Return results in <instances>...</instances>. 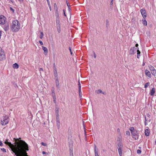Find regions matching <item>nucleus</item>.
Masks as SVG:
<instances>
[{"label":"nucleus","mask_w":156,"mask_h":156,"mask_svg":"<svg viewBox=\"0 0 156 156\" xmlns=\"http://www.w3.org/2000/svg\"><path fill=\"white\" fill-rule=\"evenodd\" d=\"M13 140L15 141V145L8 142V139H6L4 143L9 147L15 155L29 156L27 152L29 150L28 144L24 141L22 140L20 137L18 138H14Z\"/></svg>","instance_id":"nucleus-1"},{"label":"nucleus","mask_w":156,"mask_h":156,"mask_svg":"<svg viewBox=\"0 0 156 156\" xmlns=\"http://www.w3.org/2000/svg\"><path fill=\"white\" fill-rule=\"evenodd\" d=\"M10 28L12 32L18 31L20 28V24L18 21L16 20L13 21L11 25Z\"/></svg>","instance_id":"nucleus-2"},{"label":"nucleus","mask_w":156,"mask_h":156,"mask_svg":"<svg viewBox=\"0 0 156 156\" xmlns=\"http://www.w3.org/2000/svg\"><path fill=\"white\" fill-rule=\"evenodd\" d=\"M129 129L131 132L133 138H134L135 140H137L139 136L138 131L135 129L133 127H130L129 128Z\"/></svg>","instance_id":"nucleus-3"},{"label":"nucleus","mask_w":156,"mask_h":156,"mask_svg":"<svg viewBox=\"0 0 156 156\" xmlns=\"http://www.w3.org/2000/svg\"><path fill=\"white\" fill-rule=\"evenodd\" d=\"M9 121V119L8 116H3V120H1V123L2 125H5L7 124Z\"/></svg>","instance_id":"nucleus-4"},{"label":"nucleus","mask_w":156,"mask_h":156,"mask_svg":"<svg viewBox=\"0 0 156 156\" xmlns=\"http://www.w3.org/2000/svg\"><path fill=\"white\" fill-rule=\"evenodd\" d=\"M117 149L118 150L119 156H122V147H123L122 144L121 142H119L117 144Z\"/></svg>","instance_id":"nucleus-5"},{"label":"nucleus","mask_w":156,"mask_h":156,"mask_svg":"<svg viewBox=\"0 0 156 156\" xmlns=\"http://www.w3.org/2000/svg\"><path fill=\"white\" fill-rule=\"evenodd\" d=\"M141 13L144 18H145L147 16L146 11L144 9H142L140 10Z\"/></svg>","instance_id":"nucleus-6"},{"label":"nucleus","mask_w":156,"mask_h":156,"mask_svg":"<svg viewBox=\"0 0 156 156\" xmlns=\"http://www.w3.org/2000/svg\"><path fill=\"white\" fill-rule=\"evenodd\" d=\"M2 49H0V60H2L5 58V54L4 52L1 51Z\"/></svg>","instance_id":"nucleus-7"},{"label":"nucleus","mask_w":156,"mask_h":156,"mask_svg":"<svg viewBox=\"0 0 156 156\" xmlns=\"http://www.w3.org/2000/svg\"><path fill=\"white\" fill-rule=\"evenodd\" d=\"M3 28L5 31H6L9 29V25L8 23H6L4 26Z\"/></svg>","instance_id":"nucleus-8"},{"label":"nucleus","mask_w":156,"mask_h":156,"mask_svg":"<svg viewBox=\"0 0 156 156\" xmlns=\"http://www.w3.org/2000/svg\"><path fill=\"white\" fill-rule=\"evenodd\" d=\"M5 18L2 16H0V24H3L5 22Z\"/></svg>","instance_id":"nucleus-9"},{"label":"nucleus","mask_w":156,"mask_h":156,"mask_svg":"<svg viewBox=\"0 0 156 156\" xmlns=\"http://www.w3.org/2000/svg\"><path fill=\"white\" fill-rule=\"evenodd\" d=\"M136 48L135 47L131 48L129 50V53L130 54H133L136 53Z\"/></svg>","instance_id":"nucleus-10"},{"label":"nucleus","mask_w":156,"mask_h":156,"mask_svg":"<svg viewBox=\"0 0 156 156\" xmlns=\"http://www.w3.org/2000/svg\"><path fill=\"white\" fill-rule=\"evenodd\" d=\"M69 147L70 156H73V147L72 146H70V145L69 146Z\"/></svg>","instance_id":"nucleus-11"},{"label":"nucleus","mask_w":156,"mask_h":156,"mask_svg":"<svg viewBox=\"0 0 156 156\" xmlns=\"http://www.w3.org/2000/svg\"><path fill=\"white\" fill-rule=\"evenodd\" d=\"M55 82L56 83V87L58 89H59V82L58 80V78H57L55 79Z\"/></svg>","instance_id":"nucleus-12"},{"label":"nucleus","mask_w":156,"mask_h":156,"mask_svg":"<svg viewBox=\"0 0 156 156\" xmlns=\"http://www.w3.org/2000/svg\"><path fill=\"white\" fill-rule=\"evenodd\" d=\"M145 74L148 77L151 78V75L150 72L147 69L145 70Z\"/></svg>","instance_id":"nucleus-13"},{"label":"nucleus","mask_w":156,"mask_h":156,"mask_svg":"<svg viewBox=\"0 0 156 156\" xmlns=\"http://www.w3.org/2000/svg\"><path fill=\"white\" fill-rule=\"evenodd\" d=\"M155 93V88L154 87L152 88L151 90V91L150 92V95L152 96H153L154 94Z\"/></svg>","instance_id":"nucleus-14"},{"label":"nucleus","mask_w":156,"mask_h":156,"mask_svg":"<svg viewBox=\"0 0 156 156\" xmlns=\"http://www.w3.org/2000/svg\"><path fill=\"white\" fill-rule=\"evenodd\" d=\"M56 24L57 27L60 28V24L59 19H56Z\"/></svg>","instance_id":"nucleus-15"},{"label":"nucleus","mask_w":156,"mask_h":156,"mask_svg":"<svg viewBox=\"0 0 156 156\" xmlns=\"http://www.w3.org/2000/svg\"><path fill=\"white\" fill-rule=\"evenodd\" d=\"M54 75L55 77V79L57 78H58V74L57 70H53Z\"/></svg>","instance_id":"nucleus-16"},{"label":"nucleus","mask_w":156,"mask_h":156,"mask_svg":"<svg viewBox=\"0 0 156 156\" xmlns=\"http://www.w3.org/2000/svg\"><path fill=\"white\" fill-rule=\"evenodd\" d=\"M55 114L56 115V119H59V111L58 109H57L56 110Z\"/></svg>","instance_id":"nucleus-17"},{"label":"nucleus","mask_w":156,"mask_h":156,"mask_svg":"<svg viewBox=\"0 0 156 156\" xmlns=\"http://www.w3.org/2000/svg\"><path fill=\"white\" fill-rule=\"evenodd\" d=\"M137 57L138 58H140V52L139 50V48H137Z\"/></svg>","instance_id":"nucleus-18"},{"label":"nucleus","mask_w":156,"mask_h":156,"mask_svg":"<svg viewBox=\"0 0 156 156\" xmlns=\"http://www.w3.org/2000/svg\"><path fill=\"white\" fill-rule=\"evenodd\" d=\"M55 15L56 17V19H59V17L58 10H56V11H55Z\"/></svg>","instance_id":"nucleus-19"},{"label":"nucleus","mask_w":156,"mask_h":156,"mask_svg":"<svg viewBox=\"0 0 156 156\" xmlns=\"http://www.w3.org/2000/svg\"><path fill=\"white\" fill-rule=\"evenodd\" d=\"M145 134L146 136H148L149 135V132L148 129H146L145 131Z\"/></svg>","instance_id":"nucleus-20"},{"label":"nucleus","mask_w":156,"mask_h":156,"mask_svg":"<svg viewBox=\"0 0 156 156\" xmlns=\"http://www.w3.org/2000/svg\"><path fill=\"white\" fill-rule=\"evenodd\" d=\"M43 50H44V52L45 53L47 54L48 52L47 48L44 46L42 47Z\"/></svg>","instance_id":"nucleus-21"},{"label":"nucleus","mask_w":156,"mask_h":156,"mask_svg":"<svg viewBox=\"0 0 156 156\" xmlns=\"http://www.w3.org/2000/svg\"><path fill=\"white\" fill-rule=\"evenodd\" d=\"M19 67V66L17 63H15L13 65V67L14 69H18Z\"/></svg>","instance_id":"nucleus-22"},{"label":"nucleus","mask_w":156,"mask_h":156,"mask_svg":"<svg viewBox=\"0 0 156 156\" xmlns=\"http://www.w3.org/2000/svg\"><path fill=\"white\" fill-rule=\"evenodd\" d=\"M56 122H57V126L58 127V128H59L60 127V120L59 119H56Z\"/></svg>","instance_id":"nucleus-23"},{"label":"nucleus","mask_w":156,"mask_h":156,"mask_svg":"<svg viewBox=\"0 0 156 156\" xmlns=\"http://www.w3.org/2000/svg\"><path fill=\"white\" fill-rule=\"evenodd\" d=\"M142 21H143V23L144 24V25L145 26H147V21L145 19V18H144L142 19Z\"/></svg>","instance_id":"nucleus-24"},{"label":"nucleus","mask_w":156,"mask_h":156,"mask_svg":"<svg viewBox=\"0 0 156 156\" xmlns=\"http://www.w3.org/2000/svg\"><path fill=\"white\" fill-rule=\"evenodd\" d=\"M151 73L152 75L154 76H155L156 75V70L155 69L151 71Z\"/></svg>","instance_id":"nucleus-25"},{"label":"nucleus","mask_w":156,"mask_h":156,"mask_svg":"<svg viewBox=\"0 0 156 156\" xmlns=\"http://www.w3.org/2000/svg\"><path fill=\"white\" fill-rule=\"evenodd\" d=\"M148 67L151 71L155 69L151 65L149 66Z\"/></svg>","instance_id":"nucleus-26"},{"label":"nucleus","mask_w":156,"mask_h":156,"mask_svg":"<svg viewBox=\"0 0 156 156\" xmlns=\"http://www.w3.org/2000/svg\"><path fill=\"white\" fill-rule=\"evenodd\" d=\"M54 9L56 10H58V8L57 5L56 3H55L54 5Z\"/></svg>","instance_id":"nucleus-27"},{"label":"nucleus","mask_w":156,"mask_h":156,"mask_svg":"<svg viewBox=\"0 0 156 156\" xmlns=\"http://www.w3.org/2000/svg\"><path fill=\"white\" fill-rule=\"evenodd\" d=\"M150 85V83L149 82H147V83H146L144 85V87L146 88H147L148 86L149 85Z\"/></svg>","instance_id":"nucleus-28"},{"label":"nucleus","mask_w":156,"mask_h":156,"mask_svg":"<svg viewBox=\"0 0 156 156\" xmlns=\"http://www.w3.org/2000/svg\"><path fill=\"white\" fill-rule=\"evenodd\" d=\"M95 154H96V156H98V151L97 149H94Z\"/></svg>","instance_id":"nucleus-29"},{"label":"nucleus","mask_w":156,"mask_h":156,"mask_svg":"<svg viewBox=\"0 0 156 156\" xmlns=\"http://www.w3.org/2000/svg\"><path fill=\"white\" fill-rule=\"evenodd\" d=\"M96 92L98 94H100L101 93H102V91L101 89L98 90L97 91H96Z\"/></svg>","instance_id":"nucleus-30"},{"label":"nucleus","mask_w":156,"mask_h":156,"mask_svg":"<svg viewBox=\"0 0 156 156\" xmlns=\"http://www.w3.org/2000/svg\"><path fill=\"white\" fill-rule=\"evenodd\" d=\"M44 34L42 32H41V34L40 36V37L41 39H42L43 37Z\"/></svg>","instance_id":"nucleus-31"},{"label":"nucleus","mask_w":156,"mask_h":156,"mask_svg":"<svg viewBox=\"0 0 156 156\" xmlns=\"http://www.w3.org/2000/svg\"><path fill=\"white\" fill-rule=\"evenodd\" d=\"M66 4H67V5L68 7V9H69V10H70V8H69V7L70 6V5H69V2H68L67 1H66Z\"/></svg>","instance_id":"nucleus-32"},{"label":"nucleus","mask_w":156,"mask_h":156,"mask_svg":"<svg viewBox=\"0 0 156 156\" xmlns=\"http://www.w3.org/2000/svg\"><path fill=\"white\" fill-rule=\"evenodd\" d=\"M48 2V6L49 7L50 10V11H51V6L50 4V3L49 1H48V2Z\"/></svg>","instance_id":"nucleus-33"},{"label":"nucleus","mask_w":156,"mask_h":156,"mask_svg":"<svg viewBox=\"0 0 156 156\" xmlns=\"http://www.w3.org/2000/svg\"><path fill=\"white\" fill-rule=\"evenodd\" d=\"M53 70H57L56 67V65L55 63H54L53 64Z\"/></svg>","instance_id":"nucleus-34"},{"label":"nucleus","mask_w":156,"mask_h":156,"mask_svg":"<svg viewBox=\"0 0 156 156\" xmlns=\"http://www.w3.org/2000/svg\"><path fill=\"white\" fill-rule=\"evenodd\" d=\"M126 135L128 136H129L130 135V133L129 131H126Z\"/></svg>","instance_id":"nucleus-35"},{"label":"nucleus","mask_w":156,"mask_h":156,"mask_svg":"<svg viewBox=\"0 0 156 156\" xmlns=\"http://www.w3.org/2000/svg\"><path fill=\"white\" fill-rule=\"evenodd\" d=\"M141 151L140 150L138 149L137 150V154H140L141 153Z\"/></svg>","instance_id":"nucleus-36"},{"label":"nucleus","mask_w":156,"mask_h":156,"mask_svg":"<svg viewBox=\"0 0 156 156\" xmlns=\"http://www.w3.org/2000/svg\"><path fill=\"white\" fill-rule=\"evenodd\" d=\"M51 95L53 98H56L55 93L51 94Z\"/></svg>","instance_id":"nucleus-37"},{"label":"nucleus","mask_w":156,"mask_h":156,"mask_svg":"<svg viewBox=\"0 0 156 156\" xmlns=\"http://www.w3.org/2000/svg\"><path fill=\"white\" fill-rule=\"evenodd\" d=\"M39 70L40 72V73H41V72H43V69L42 68H39Z\"/></svg>","instance_id":"nucleus-38"},{"label":"nucleus","mask_w":156,"mask_h":156,"mask_svg":"<svg viewBox=\"0 0 156 156\" xmlns=\"http://www.w3.org/2000/svg\"><path fill=\"white\" fill-rule=\"evenodd\" d=\"M79 92L80 97V98L81 97H82V93L81 90L79 91Z\"/></svg>","instance_id":"nucleus-39"},{"label":"nucleus","mask_w":156,"mask_h":156,"mask_svg":"<svg viewBox=\"0 0 156 156\" xmlns=\"http://www.w3.org/2000/svg\"><path fill=\"white\" fill-rule=\"evenodd\" d=\"M145 125L146 126L147 124V119H146V117L145 116Z\"/></svg>","instance_id":"nucleus-40"},{"label":"nucleus","mask_w":156,"mask_h":156,"mask_svg":"<svg viewBox=\"0 0 156 156\" xmlns=\"http://www.w3.org/2000/svg\"><path fill=\"white\" fill-rule=\"evenodd\" d=\"M10 10L12 11L13 13L14 12L15 10L12 7H10Z\"/></svg>","instance_id":"nucleus-41"},{"label":"nucleus","mask_w":156,"mask_h":156,"mask_svg":"<svg viewBox=\"0 0 156 156\" xmlns=\"http://www.w3.org/2000/svg\"><path fill=\"white\" fill-rule=\"evenodd\" d=\"M41 144L44 146H47V144L46 143L43 142H41Z\"/></svg>","instance_id":"nucleus-42"},{"label":"nucleus","mask_w":156,"mask_h":156,"mask_svg":"<svg viewBox=\"0 0 156 156\" xmlns=\"http://www.w3.org/2000/svg\"><path fill=\"white\" fill-rule=\"evenodd\" d=\"M1 150L3 152H6V150L4 148H1Z\"/></svg>","instance_id":"nucleus-43"},{"label":"nucleus","mask_w":156,"mask_h":156,"mask_svg":"<svg viewBox=\"0 0 156 156\" xmlns=\"http://www.w3.org/2000/svg\"><path fill=\"white\" fill-rule=\"evenodd\" d=\"M39 42L40 43V44L41 45H43V42L41 41L40 40L39 41Z\"/></svg>","instance_id":"nucleus-44"},{"label":"nucleus","mask_w":156,"mask_h":156,"mask_svg":"<svg viewBox=\"0 0 156 156\" xmlns=\"http://www.w3.org/2000/svg\"><path fill=\"white\" fill-rule=\"evenodd\" d=\"M57 27V30H58V32L60 33L61 31L60 27V28H58V27Z\"/></svg>","instance_id":"nucleus-45"},{"label":"nucleus","mask_w":156,"mask_h":156,"mask_svg":"<svg viewBox=\"0 0 156 156\" xmlns=\"http://www.w3.org/2000/svg\"><path fill=\"white\" fill-rule=\"evenodd\" d=\"M69 49L70 51V54L71 55H72V51H71V47H69Z\"/></svg>","instance_id":"nucleus-46"},{"label":"nucleus","mask_w":156,"mask_h":156,"mask_svg":"<svg viewBox=\"0 0 156 156\" xmlns=\"http://www.w3.org/2000/svg\"><path fill=\"white\" fill-rule=\"evenodd\" d=\"M121 139L119 137L118 138L117 141H118V143H119V142H121Z\"/></svg>","instance_id":"nucleus-47"},{"label":"nucleus","mask_w":156,"mask_h":156,"mask_svg":"<svg viewBox=\"0 0 156 156\" xmlns=\"http://www.w3.org/2000/svg\"><path fill=\"white\" fill-rule=\"evenodd\" d=\"M53 102H54L55 103H56V98H53Z\"/></svg>","instance_id":"nucleus-48"},{"label":"nucleus","mask_w":156,"mask_h":156,"mask_svg":"<svg viewBox=\"0 0 156 156\" xmlns=\"http://www.w3.org/2000/svg\"><path fill=\"white\" fill-rule=\"evenodd\" d=\"M3 145V144L2 143V141L0 140V146H2Z\"/></svg>","instance_id":"nucleus-49"},{"label":"nucleus","mask_w":156,"mask_h":156,"mask_svg":"<svg viewBox=\"0 0 156 156\" xmlns=\"http://www.w3.org/2000/svg\"><path fill=\"white\" fill-rule=\"evenodd\" d=\"M42 153L43 154H48V153H47L46 152H45L44 151H43Z\"/></svg>","instance_id":"nucleus-50"},{"label":"nucleus","mask_w":156,"mask_h":156,"mask_svg":"<svg viewBox=\"0 0 156 156\" xmlns=\"http://www.w3.org/2000/svg\"><path fill=\"white\" fill-rule=\"evenodd\" d=\"M63 13H64V16H66V15L65 13V10L64 9H63Z\"/></svg>","instance_id":"nucleus-51"},{"label":"nucleus","mask_w":156,"mask_h":156,"mask_svg":"<svg viewBox=\"0 0 156 156\" xmlns=\"http://www.w3.org/2000/svg\"><path fill=\"white\" fill-rule=\"evenodd\" d=\"M51 91H55V88L53 87H51Z\"/></svg>","instance_id":"nucleus-52"},{"label":"nucleus","mask_w":156,"mask_h":156,"mask_svg":"<svg viewBox=\"0 0 156 156\" xmlns=\"http://www.w3.org/2000/svg\"><path fill=\"white\" fill-rule=\"evenodd\" d=\"M78 86H80V80H79V81H78Z\"/></svg>","instance_id":"nucleus-53"},{"label":"nucleus","mask_w":156,"mask_h":156,"mask_svg":"<svg viewBox=\"0 0 156 156\" xmlns=\"http://www.w3.org/2000/svg\"><path fill=\"white\" fill-rule=\"evenodd\" d=\"M113 0H112L111 2L110 3V5H112L113 4Z\"/></svg>","instance_id":"nucleus-54"},{"label":"nucleus","mask_w":156,"mask_h":156,"mask_svg":"<svg viewBox=\"0 0 156 156\" xmlns=\"http://www.w3.org/2000/svg\"><path fill=\"white\" fill-rule=\"evenodd\" d=\"M79 91L81 90V86H79Z\"/></svg>","instance_id":"nucleus-55"},{"label":"nucleus","mask_w":156,"mask_h":156,"mask_svg":"<svg viewBox=\"0 0 156 156\" xmlns=\"http://www.w3.org/2000/svg\"><path fill=\"white\" fill-rule=\"evenodd\" d=\"M147 122H150L151 121V119H148L147 118Z\"/></svg>","instance_id":"nucleus-56"},{"label":"nucleus","mask_w":156,"mask_h":156,"mask_svg":"<svg viewBox=\"0 0 156 156\" xmlns=\"http://www.w3.org/2000/svg\"><path fill=\"white\" fill-rule=\"evenodd\" d=\"M2 34V31H0V38H1V36Z\"/></svg>","instance_id":"nucleus-57"},{"label":"nucleus","mask_w":156,"mask_h":156,"mask_svg":"<svg viewBox=\"0 0 156 156\" xmlns=\"http://www.w3.org/2000/svg\"><path fill=\"white\" fill-rule=\"evenodd\" d=\"M138 45H138V44H136V45H135V46H136V47L137 48V47H138Z\"/></svg>","instance_id":"nucleus-58"},{"label":"nucleus","mask_w":156,"mask_h":156,"mask_svg":"<svg viewBox=\"0 0 156 156\" xmlns=\"http://www.w3.org/2000/svg\"><path fill=\"white\" fill-rule=\"evenodd\" d=\"M94 58H96V55H95V53L94 52Z\"/></svg>","instance_id":"nucleus-59"},{"label":"nucleus","mask_w":156,"mask_h":156,"mask_svg":"<svg viewBox=\"0 0 156 156\" xmlns=\"http://www.w3.org/2000/svg\"><path fill=\"white\" fill-rule=\"evenodd\" d=\"M94 149H97V147L96 145H94Z\"/></svg>","instance_id":"nucleus-60"},{"label":"nucleus","mask_w":156,"mask_h":156,"mask_svg":"<svg viewBox=\"0 0 156 156\" xmlns=\"http://www.w3.org/2000/svg\"><path fill=\"white\" fill-rule=\"evenodd\" d=\"M106 25H107V24L108 23V21L107 20H106Z\"/></svg>","instance_id":"nucleus-61"},{"label":"nucleus","mask_w":156,"mask_h":156,"mask_svg":"<svg viewBox=\"0 0 156 156\" xmlns=\"http://www.w3.org/2000/svg\"><path fill=\"white\" fill-rule=\"evenodd\" d=\"M117 131L118 132H119L120 131V129H119V128H118L117 129Z\"/></svg>","instance_id":"nucleus-62"},{"label":"nucleus","mask_w":156,"mask_h":156,"mask_svg":"<svg viewBox=\"0 0 156 156\" xmlns=\"http://www.w3.org/2000/svg\"><path fill=\"white\" fill-rule=\"evenodd\" d=\"M52 91L51 94L55 93V91Z\"/></svg>","instance_id":"nucleus-63"},{"label":"nucleus","mask_w":156,"mask_h":156,"mask_svg":"<svg viewBox=\"0 0 156 156\" xmlns=\"http://www.w3.org/2000/svg\"><path fill=\"white\" fill-rule=\"evenodd\" d=\"M150 115L149 114H147V116L148 117H149V116H150Z\"/></svg>","instance_id":"nucleus-64"}]
</instances>
